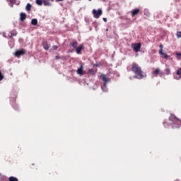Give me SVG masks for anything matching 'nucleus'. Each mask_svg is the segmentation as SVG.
<instances>
[{"label":"nucleus","mask_w":181,"mask_h":181,"mask_svg":"<svg viewBox=\"0 0 181 181\" xmlns=\"http://www.w3.org/2000/svg\"><path fill=\"white\" fill-rule=\"evenodd\" d=\"M132 71L135 74L134 78H137V80H142L144 77H146V74L142 71V67L136 63L132 64Z\"/></svg>","instance_id":"nucleus-1"},{"label":"nucleus","mask_w":181,"mask_h":181,"mask_svg":"<svg viewBox=\"0 0 181 181\" xmlns=\"http://www.w3.org/2000/svg\"><path fill=\"white\" fill-rule=\"evenodd\" d=\"M93 17L95 19H98V18H100V16L103 15V10H101L100 8H99L98 11L95 9H93Z\"/></svg>","instance_id":"nucleus-2"},{"label":"nucleus","mask_w":181,"mask_h":181,"mask_svg":"<svg viewBox=\"0 0 181 181\" xmlns=\"http://www.w3.org/2000/svg\"><path fill=\"white\" fill-rule=\"evenodd\" d=\"M26 53V51L24 49H21L16 51L15 56L16 57H21V56H23Z\"/></svg>","instance_id":"nucleus-3"},{"label":"nucleus","mask_w":181,"mask_h":181,"mask_svg":"<svg viewBox=\"0 0 181 181\" xmlns=\"http://www.w3.org/2000/svg\"><path fill=\"white\" fill-rule=\"evenodd\" d=\"M141 43H137V44H132V47L136 52V53H138L141 50Z\"/></svg>","instance_id":"nucleus-4"},{"label":"nucleus","mask_w":181,"mask_h":181,"mask_svg":"<svg viewBox=\"0 0 181 181\" xmlns=\"http://www.w3.org/2000/svg\"><path fill=\"white\" fill-rule=\"evenodd\" d=\"M84 66L83 65H81L80 68L77 69L76 73L77 74H79V76H83L84 75Z\"/></svg>","instance_id":"nucleus-5"},{"label":"nucleus","mask_w":181,"mask_h":181,"mask_svg":"<svg viewBox=\"0 0 181 181\" xmlns=\"http://www.w3.org/2000/svg\"><path fill=\"white\" fill-rule=\"evenodd\" d=\"M83 49H84L83 45H81L78 47H76V52L77 53V54H81V50H83Z\"/></svg>","instance_id":"nucleus-6"},{"label":"nucleus","mask_w":181,"mask_h":181,"mask_svg":"<svg viewBox=\"0 0 181 181\" xmlns=\"http://www.w3.org/2000/svg\"><path fill=\"white\" fill-rule=\"evenodd\" d=\"M53 1L54 0H43V5H45V6H50Z\"/></svg>","instance_id":"nucleus-7"},{"label":"nucleus","mask_w":181,"mask_h":181,"mask_svg":"<svg viewBox=\"0 0 181 181\" xmlns=\"http://www.w3.org/2000/svg\"><path fill=\"white\" fill-rule=\"evenodd\" d=\"M42 46L43 48L45 49V50H49V47H50V45H49V43L47 42V41H45L42 43Z\"/></svg>","instance_id":"nucleus-8"},{"label":"nucleus","mask_w":181,"mask_h":181,"mask_svg":"<svg viewBox=\"0 0 181 181\" xmlns=\"http://www.w3.org/2000/svg\"><path fill=\"white\" fill-rule=\"evenodd\" d=\"M139 12H140L139 8H135V9L132 10L131 12L132 16H135L138 15V13H139Z\"/></svg>","instance_id":"nucleus-9"},{"label":"nucleus","mask_w":181,"mask_h":181,"mask_svg":"<svg viewBox=\"0 0 181 181\" xmlns=\"http://www.w3.org/2000/svg\"><path fill=\"white\" fill-rule=\"evenodd\" d=\"M10 35H8L10 39H12V37H13V36H16V35H18V32H16V30H13L11 31H10Z\"/></svg>","instance_id":"nucleus-10"},{"label":"nucleus","mask_w":181,"mask_h":181,"mask_svg":"<svg viewBox=\"0 0 181 181\" xmlns=\"http://www.w3.org/2000/svg\"><path fill=\"white\" fill-rule=\"evenodd\" d=\"M88 73L92 76H95V74L97 73V68L88 69Z\"/></svg>","instance_id":"nucleus-11"},{"label":"nucleus","mask_w":181,"mask_h":181,"mask_svg":"<svg viewBox=\"0 0 181 181\" xmlns=\"http://www.w3.org/2000/svg\"><path fill=\"white\" fill-rule=\"evenodd\" d=\"M100 78L104 81L105 84H107L109 81L108 78L105 75H101Z\"/></svg>","instance_id":"nucleus-12"},{"label":"nucleus","mask_w":181,"mask_h":181,"mask_svg":"<svg viewBox=\"0 0 181 181\" xmlns=\"http://www.w3.org/2000/svg\"><path fill=\"white\" fill-rule=\"evenodd\" d=\"M26 13H21L20 14V21H21V22H23V21H25V19H26Z\"/></svg>","instance_id":"nucleus-13"},{"label":"nucleus","mask_w":181,"mask_h":181,"mask_svg":"<svg viewBox=\"0 0 181 181\" xmlns=\"http://www.w3.org/2000/svg\"><path fill=\"white\" fill-rule=\"evenodd\" d=\"M25 9L28 12H30V11H32V4H28L26 5Z\"/></svg>","instance_id":"nucleus-14"},{"label":"nucleus","mask_w":181,"mask_h":181,"mask_svg":"<svg viewBox=\"0 0 181 181\" xmlns=\"http://www.w3.org/2000/svg\"><path fill=\"white\" fill-rule=\"evenodd\" d=\"M31 24H32L33 26H36V25H37V19L33 18V19L31 21Z\"/></svg>","instance_id":"nucleus-15"},{"label":"nucleus","mask_w":181,"mask_h":181,"mask_svg":"<svg viewBox=\"0 0 181 181\" xmlns=\"http://www.w3.org/2000/svg\"><path fill=\"white\" fill-rule=\"evenodd\" d=\"M177 76H180L179 78H175L176 80H179V78H181V68H180L177 71Z\"/></svg>","instance_id":"nucleus-16"},{"label":"nucleus","mask_w":181,"mask_h":181,"mask_svg":"<svg viewBox=\"0 0 181 181\" xmlns=\"http://www.w3.org/2000/svg\"><path fill=\"white\" fill-rule=\"evenodd\" d=\"M71 46H72V47H74V49H76L77 47V46H78V42H75L71 44Z\"/></svg>","instance_id":"nucleus-17"},{"label":"nucleus","mask_w":181,"mask_h":181,"mask_svg":"<svg viewBox=\"0 0 181 181\" xmlns=\"http://www.w3.org/2000/svg\"><path fill=\"white\" fill-rule=\"evenodd\" d=\"M175 55H176V59H177V60H181V53H180V52H177V53L175 54Z\"/></svg>","instance_id":"nucleus-18"},{"label":"nucleus","mask_w":181,"mask_h":181,"mask_svg":"<svg viewBox=\"0 0 181 181\" xmlns=\"http://www.w3.org/2000/svg\"><path fill=\"white\" fill-rule=\"evenodd\" d=\"M160 69L159 68L156 69L154 71H153V76H157V74H159Z\"/></svg>","instance_id":"nucleus-19"},{"label":"nucleus","mask_w":181,"mask_h":181,"mask_svg":"<svg viewBox=\"0 0 181 181\" xmlns=\"http://www.w3.org/2000/svg\"><path fill=\"white\" fill-rule=\"evenodd\" d=\"M8 181H19V180H18V178L15 177H10L8 178Z\"/></svg>","instance_id":"nucleus-20"},{"label":"nucleus","mask_w":181,"mask_h":181,"mask_svg":"<svg viewBox=\"0 0 181 181\" xmlns=\"http://www.w3.org/2000/svg\"><path fill=\"white\" fill-rule=\"evenodd\" d=\"M37 5H42L43 4V0H36Z\"/></svg>","instance_id":"nucleus-21"},{"label":"nucleus","mask_w":181,"mask_h":181,"mask_svg":"<svg viewBox=\"0 0 181 181\" xmlns=\"http://www.w3.org/2000/svg\"><path fill=\"white\" fill-rule=\"evenodd\" d=\"M177 39H180V37H181V31H178L177 33Z\"/></svg>","instance_id":"nucleus-22"},{"label":"nucleus","mask_w":181,"mask_h":181,"mask_svg":"<svg viewBox=\"0 0 181 181\" xmlns=\"http://www.w3.org/2000/svg\"><path fill=\"white\" fill-rule=\"evenodd\" d=\"M163 56L164 59H168L169 57V55H168V54H166V53H163Z\"/></svg>","instance_id":"nucleus-23"},{"label":"nucleus","mask_w":181,"mask_h":181,"mask_svg":"<svg viewBox=\"0 0 181 181\" xmlns=\"http://www.w3.org/2000/svg\"><path fill=\"white\" fill-rule=\"evenodd\" d=\"M58 48H59V47H57V45H54V46H52V49H53L54 50H57Z\"/></svg>","instance_id":"nucleus-24"},{"label":"nucleus","mask_w":181,"mask_h":181,"mask_svg":"<svg viewBox=\"0 0 181 181\" xmlns=\"http://www.w3.org/2000/svg\"><path fill=\"white\" fill-rule=\"evenodd\" d=\"M159 54L163 55V49H160L159 50Z\"/></svg>","instance_id":"nucleus-25"},{"label":"nucleus","mask_w":181,"mask_h":181,"mask_svg":"<svg viewBox=\"0 0 181 181\" xmlns=\"http://www.w3.org/2000/svg\"><path fill=\"white\" fill-rule=\"evenodd\" d=\"M160 49L163 50V45H160Z\"/></svg>","instance_id":"nucleus-26"},{"label":"nucleus","mask_w":181,"mask_h":181,"mask_svg":"<svg viewBox=\"0 0 181 181\" xmlns=\"http://www.w3.org/2000/svg\"><path fill=\"white\" fill-rule=\"evenodd\" d=\"M15 1H16V0H10V2H11V4H13V2H15Z\"/></svg>","instance_id":"nucleus-27"},{"label":"nucleus","mask_w":181,"mask_h":181,"mask_svg":"<svg viewBox=\"0 0 181 181\" xmlns=\"http://www.w3.org/2000/svg\"><path fill=\"white\" fill-rule=\"evenodd\" d=\"M103 19L104 22H107V18H103Z\"/></svg>","instance_id":"nucleus-28"},{"label":"nucleus","mask_w":181,"mask_h":181,"mask_svg":"<svg viewBox=\"0 0 181 181\" xmlns=\"http://www.w3.org/2000/svg\"><path fill=\"white\" fill-rule=\"evenodd\" d=\"M56 59H60V57L56 56Z\"/></svg>","instance_id":"nucleus-29"},{"label":"nucleus","mask_w":181,"mask_h":181,"mask_svg":"<svg viewBox=\"0 0 181 181\" xmlns=\"http://www.w3.org/2000/svg\"><path fill=\"white\" fill-rule=\"evenodd\" d=\"M89 1H91V0H89Z\"/></svg>","instance_id":"nucleus-30"}]
</instances>
